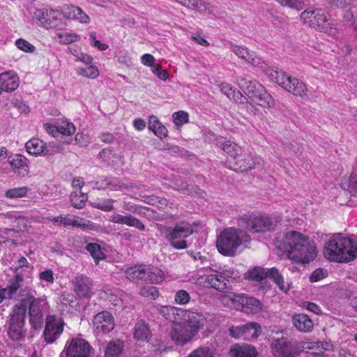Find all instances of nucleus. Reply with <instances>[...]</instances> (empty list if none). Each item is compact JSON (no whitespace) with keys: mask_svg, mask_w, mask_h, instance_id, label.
<instances>
[{"mask_svg":"<svg viewBox=\"0 0 357 357\" xmlns=\"http://www.w3.org/2000/svg\"><path fill=\"white\" fill-rule=\"evenodd\" d=\"M240 227L251 232H266L274 229L275 223L268 215H244L238 220Z\"/></svg>","mask_w":357,"mask_h":357,"instance_id":"8","label":"nucleus"},{"mask_svg":"<svg viewBox=\"0 0 357 357\" xmlns=\"http://www.w3.org/2000/svg\"><path fill=\"white\" fill-rule=\"evenodd\" d=\"M151 337V331L144 321H138L134 328V337L138 341L148 340Z\"/></svg>","mask_w":357,"mask_h":357,"instance_id":"35","label":"nucleus"},{"mask_svg":"<svg viewBox=\"0 0 357 357\" xmlns=\"http://www.w3.org/2000/svg\"><path fill=\"white\" fill-rule=\"evenodd\" d=\"M301 20L308 26L332 36L334 38L340 36L337 29L333 27L329 22V15L321 8H309L301 13Z\"/></svg>","mask_w":357,"mask_h":357,"instance_id":"6","label":"nucleus"},{"mask_svg":"<svg viewBox=\"0 0 357 357\" xmlns=\"http://www.w3.org/2000/svg\"><path fill=\"white\" fill-rule=\"evenodd\" d=\"M229 355V357H257L258 351L249 344H235L230 349Z\"/></svg>","mask_w":357,"mask_h":357,"instance_id":"28","label":"nucleus"},{"mask_svg":"<svg viewBox=\"0 0 357 357\" xmlns=\"http://www.w3.org/2000/svg\"><path fill=\"white\" fill-rule=\"evenodd\" d=\"M74 291L80 298H90L93 294V281L88 276L77 275L74 280Z\"/></svg>","mask_w":357,"mask_h":357,"instance_id":"16","label":"nucleus"},{"mask_svg":"<svg viewBox=\"0 0 357 357\" xmlns=\"http://www.w3.org/2000/svg\"><path fill=\"white\" fill-rule=\"evenodd\" d=\"M282 87L296 96L304 97L307 94V89L305 84L298 78L291 76L287 75Z\"/></svg>","mask_w":357,"mask_h":357,"instance_id":"20","label":"nucleus"},{"mask_svg":"<svg viewBox=\"0 0 357 357\" xmlns=\"http://www.w3.org/2000/svg\"><path fill=\"white\" fill-rule=\"evenodd\" d=\"M245 278L256 282H261L265 279L272 280L279 289L287 293L289 289V284H284V278L280 273L279 270L275 267L265 268L259 266L248 270L245 273Z\"/></svg>","mask_w":357,"mask_h":357,"instance_id":"7","label":"nucleus"},{"mask_svg":"<svg viewBox=\"0 0 357 357\" xmlns=\"http://www.w3.org/2000/svg\"><path fill=\"white\" fill-rule=\"evenodd\" d=\"M250 236L243 230L229 227L225 229L218 236L216 247L226 257H234L240 245L250 243Z\"/></svg>","mask_w":357,"mask_h":357,"instance_id":"4","label":"nucleus"},{"mask_svg":"<svg viewBox=\"0 0 357 357\" xmlns=\"http://www.w3.org/2000/svg\"><path fill=\"white\" fill-rule=\"evenodd\" d=\"M126 278L137 283H146L147 267L144 265L128 268L126 272Z\"/></svg>","mask_w":357,"mask_h":357,"instance_id":"27","label":"nucleus"},{"mask_svg":"<svg viewBox=\"0 0 357 357\" xmlns=\"http://www.w3.org/2000/svg\"><path fill=\"white\" fill-rule=\"evenodd\" d=\"M266 74L273 82L277 83L281 86H283L287 77V75L284 72L278 70V69H268L266 70Z\"/></svg>","mask_w":357,"mask_h":357,"instance_id":"41","label":"nucleus"},{"mask_svg":"<svg viewBox=\"0 0 357 357\" xmlns=\"http://www.w3.org/2000/svg\"><path fill=\"white\" fill-rule=\"evenodd\" d=\"M92 325L96 335L107 334L114 328V318L110 312L103 310L93 317Z\"/></svg>","mask_w":357,"mask_h":357,"instance_id":"14","label":"nucleus"},{"mask_svg":"<svg viewBox=\"0 0 357 357\" xmlns=\"http://www.w3.org/2000/svg\"><path fill=\"white\" fill-rule=\"evenodd\" d=\"M24 282L22 274L17 273L11 278L6 287H0V303L4 299L16 300V294L18 290L20 291Z\"/></svg>","mask_w":357,"mask_h":357,"instance_id":"17","label":"nucleus"},{"mask_svg":"<svg viewBox=\"0 0 357 357\" xmlns=\"http://www.w3.org/2000/svg\"><path fill=\"white\" fill-rule=\"evenodd\" d=\"M114 202L115 200L112 199H104L97 204V208L103 211H110L114 208Z\"/></svg>","mask_w":357,"mask_h":357,"instance_id":"57","label":"nucleus"},{"mask_svg":"<svg viewBox=\"0 0 357 357\" xmlns=\"http://www.w3.org/2000/svg\"><path fill=\"white\" fill-rule=\"evenodd\" d=\"M219 144V146L223 149V151L232 158H236L238 155V153H241V147L234 142L225 141L223 142H220Z\"/></svg>","mask_w":357,"mask_h":357,"instance_id":"40","label":"nucleus"},{"mask_svg":"<svg viewBox=\"0 0 357 357\" xmlns=\"http://www.w3.org/2000/svg\"><path fill=\"white\" fill-rule=\"evenodd\" d=\"M99 190L110 189L111 190H119L126 188V185L118 178L112 176L100 177L96 182Z\"/></svg>","mask_w":357,"mask_h":357,"instance_id":"26","label":"nucleus"},{"mask_svg":"<svg viewBox=\"0 0 357 357\" xmlns=\"http://www.w3.org/2000/svg\"><path fill=\"white\" fill-rule=\"evenodd\" d=\"M73 218L69 217L68 215H59L54 217L52 219V222L54 223H59V225H63V227H73Z\"/></svg>","mask_w":357,"mask_h":357,"instance_id":"56","label":"nucleus"},{"mask_svg":"<svg viewBox=\"0 0 357 357\" xmlns=\"http://www.w3.org/2000/svg\"><path fill=\"white\" fill-rule=\"evenodd\" d=\"M293 325L301 332H310L313 328V322L305 314H295L292 317Z\"/></svg>","mask_w":357,"mask_h":357,"instance_id":"30","label":"nucleus"},{"mask_svg":"<svg viewBox=\"0 0 357 357\" xmlns=\"http://www.w3.org/2000/svg\"><path fill=\"white\" fill-rule=\"evenodd\" d=\"M152 72L162 80H166L168 77L167 71L166 70L162 69L161 66L158 64L153 67Z\"/></svg>","mask_w":357,"mask_h":357,"instance_id":"63","label":"nucleus"},{"mask_svg":"<svg viewBox=\"0 0 357 357\" xmlns=\"http://www.w3.org/2000/svg\"><path fill=\"white\" fill-rule=\"evenodd\" d=\"M185 321L183 323L194 335H196L199 328L204 326L206 322L204 316L199 312L185 311Z\"/></svg>","mask_w":357,"mask_h":357,"instance_id":"24","label":"nucleus"},{"mask_svg":"<svg viewBox=\"0 0 357 357\" xmlns=\"http://www.w3.org/2000/svg\"><path fill=\"white\" fill-rule=\"evenodd\" d=\"M205 282L208 285L220 291H225L229 289V280L222 273L210 274L206 276Z\"/></svg>","mask_w":357,"mask_h":357,"instance_id":"29","label":"nucleus"},{"mask_svg":"<svg viewBox=\"0 0 357 357\" xmlns=\"http://www.w3.org/2000/svg\"><path fill=\"white\" fill-rule=\"evenodd\" d=\"M64 322L62 319L56 315H48L45 319V326L43 331L45 341L47 344L54 343L63 331Z\"/></svg>","mask_w":357,"mask_h":357,"instance_id":"13","label":"nucleus"},{"mask_svg":"<svg viewBox=\"0 0 357 357\" xmlns=\"http://www.w3.org/2000/svg\"><path fill=\"white\" fill-rule=\"evenodd\" d=\"M27 188L25 187L9 189L6 191L5 196L10 199L21 198L26 196Z\"/></svg>","mask_w":357,"mask_h":357,"instance_id":"43","label":"nucleus"},{"mask_svg":"<svg viewBox=\"0 0 357 357\" xmlns=\"http://www.w3.org/2000/svg\"><path fill=\"white\" fill-rule=\"evenodd\" d=\"M109 220L114 223L133 227L140 231L145 230V225L139 219L130 214L123 215L118 213H114L109 216Z\"/></svg>","mask_w":357,"mask_h":357,"instance_id":"22","label":"nucleus"},{"mask_svg":"<svg viewBox=\"0 0 357 357\" xmlns=\"http://www.w3.org/2000/svg\"><path fill=\"white\" fill-rule=\"evenodd\" d=\"M17 47L25 52L32 53L35 51V47L27 40L20 38L15 41Z\"/></svg>","mask_w":357,"mask_h":357,"instance_id":"50","label":"nucleus"},{"mask_svg":"<svg viewBox=\"0 0 357 357\" xmlns=\"http://www.w3.org/2000/svg\"><path fill=\"white\" fill-rule=\"evenodd\" d=\"M25 148L29 154L38 155L43 153L45 142L38 138H33L26 143Z\"/></svg>","mask_w":357,"mask_h":357,"instance_id":"34","label":"nucleus"},{"mask_svg":"<svg viewBox=\"0 0 357 357\" xmlns=\"http://www.w3.org/2000/svg\"><path fill=\"white\" fill-rule=\"evenodd\" d=\"M36 291L30 287L20 289L18 294L19 302L13 307H21L24 310V318L28 310L29 322L31 326L38 329L41 328L43 323V311L47 302L45 298H36Z\"/></svg>","mask_w":357,"mask_h":357,"instance_id":"3","label":"nucleus"},{"mask_svg":"<svg viewBox=\"0 0 357 357\" xmlns=\"http://www.w3.org/2000/svg\"><path fill=\"white\" fill-rule=\"evenodd\" d=\"M271 348L273 354L277 357H294L298 353L296 344L284 338L275 340Z\"/></svg>","mask_w":357,"mask_h":357,"instance_id":"15","label":"nucleus"},{"mask_svg":"<svg viewBox=\"0 0 357 357\" xmlns=\"http://www.w3.org/2000/svg\"><path fill=\"white\" fill-rule=\"evenodd\" d=\"M220 87L222 93L229 99L233 100L234 102L238 103H245L247 102V98L228 83H222Z\"/></svg>","mask_w":357,"mask_h":357,"instance_id":"31","label":"nucleus"},{"mask_svg":"<svg viewBox=\"0 0 357 357\" xmlns=\"http://www.w3.org/2000/svg\"><path fill=\"white\" fill-rule=\"evenodd\" d=\"M141 62L146 66L153 67L155 66V58L152 54H144L141 57Z\"/></svg>","mask_w":357,"mask_h":357,"instance_id":"64","label":"nucleus"},{"mask_svg":"<svg viewBox=\"0 0 357 357\" xmlns=\"http://www.w3.org/2000/svg\"><path fill=\"white\" fill-rule=\"evenodd\" d=\"M282 6H288L291 8L300 10L304 6L303 0H276Z\"/></svg>","mask_w":357,"mask_h":357,"instance_id":"48","label":"nucleus"},{"mask_svg":"<svg viewBox=\"0 0 357 357\" xmlns=\"http://www.w3.org/2000/svg\"><path fill=\"white\" fill-rule=\"evenodd\" d=\"M92 350L88 342L77 337L68 340L64 348L66 357H93Z\"/></svg>","mask_w":357,"mask_h":357,"instance_id":"12","label":"nucleus"},{"mask_svg":"<svg viewBox=\"0 0 357 357\" xmlns=\"http://www.w3.org/2000/svg\"><path fill=\"white\" fill-rule=\"evenodd\" d=\"M8 162L15 173L24 176L29 172L28 160L20 154H15L8 158Z\"/></svg>","mask_w":357,"mask_h":357,"instance_id":"25","label":"nucleus"},{"mask_svg":"<svg viewBox=\"0 0 357 357\" xmlns=\"http://www.w3.org/2000/svg\"><path fill=\"white\" fill-rule=\"evenodd\" d=\"M24 310L21 307H13L8 320V335L13 341H22L26 335L24 328Z\"/></svg>","mask_w":357,"mask_h":357,"instance_id":"10","label":"nucleus"},{"mask_svg":"<svg viewBox=\"0 0 357 357\" xmlns=\"http://www.w3.org/2000/svg\"><path fill=\"white\" fill-rule=\"evenodd\" d=\"M124 350V342L120 340L110 341L105 349V357H119Z\"/></svg>","mask_w":357,"mask_h":357,"instance_id":"32","label":"nucleus"},{"mask_svg":"<svg viewBox=\"0 0 357 357\" xmlns=\"http://www.w3.org/2000/svg\"><path fill=\"white\" fill-rule=\"evenodd\" d=\"M89 40L92 46L97 47L100 51L106 50L108 48L107 44L102 43L100 40L96 39V33L94 31L90 33Z\"/></svg>","mask_w":357,"mask_h":357,"instance_id":"54","label":"nucleus"},{"mask_svg":"<svg viewBox=\"0 0 357 357\" xmlns=\"http://www.w3.org/2000/svg\"><path fill=\"white\" fill-rule=\"evenodd\" d=\"M86 250L90 253L96 265L98 264L100 260L104 259L106 257L100 245L97 243H88L86 246Z\"/></svg>","mask_w":357,"mask_h":357,"instance_id":"38","label":"nucleus"},{"mask_svg":"<svg viewBox=\"0 0 357 357\" xmlns=\"http://www.w3.org/2000/svg\"><path fill=\"white\" fill-rule=\"evenodd\" d=\"M231 50L239 58L245 60L248 63L252 64L254 66L262 68L264 63L260 58L255 56L253 52H250L248 48L231 45Z\"/></svg>","mask_w":357,"mask_h":357,"instance_id":"23","label":"nucleus"},{"mask_svg":"<svg viewBox=\"0 0 357 357\" xmlns=\"http://www.w3.org/2000/svg\"><path fill=\"white\" fill-rule=\"evenodd\" d=\"M155 227L160 233L161 236H162L169 242L172 227H167L162 224H156Z\"/></svg>","mask_w":357,"mask_h":357,"instance_id":"62","label":"nucleus"},{"mask_svg":"<svg viewBox=\"0 0 357 357\" xmlns=\"http://www.w3.org/2000/svg\"><path fill=\"white\" fill-rule=\"evenodd\" d=\"M188 357H213V355L209 348L201 347L193 351Z\"/></svg>","mask_w":357,"mask_h":357,"instance_id":"53","label":"nucleus"},{"mask_svg":"<svg viewBox=\"0 0 357 357\" xmlns=\"http://www.w3.org/2000/svg\"><path fill=\"white\" fill-rule=\"evenodd\" d=\"M190 296L189 293L185 290L178 291L174 296L175 302L179 305H184L190 301Z\"/></svg>","mask_w":357,"mask_h":357,"instance_id":"51","label":"nucleus"},{"mask_svg":"<svg viewBox=\"0 0 357 357\" xmlns=\"http://www.w3.org/2000/svg\"><path fill=\"white\" fill-rule=\"evenodd\" d=\"M195 335L185 324L175 325L170 333L172 340L177 344L183 345Z\"/></svg>","mask_w":357,"mask_h":357,"instance_id":"19","label":"nucleus"},{"mask_svg":"<svg viewBox=\"0 0 357 357\" xmlns=\"http://www.w3.org/2000/svg\"><path fill=\"white\" fill-rule=\"evenodd\" d=\"M63 152H64V149L60 143L50 142L49 144L45 143V148H44L43 154L46 156H51Z\"/></svg>","mask_w":357,"mask_h":357,"instance_id":"42","label":"nucleus"},{"mask_svg":"<svg viewBox=\"0 0 357 357\" xmlns=\"http://www.w3.org/2000/svg\"><path fill=\"white\" fill-rule=\"evenodd\" d=\"M243 325L231 326L229 329V334L236 339L243 337Z\"/></svg>","mask_w":357,"mask_h":357,"instance_id":"60","label":"nucleus"},{"mask_svg":"<svg viewBox=\"0 0 357 357\" xmlns=\"http://www.w3.org/2000/svg\"><path fill=\"white\" fill-rule=\"evenodd\" d=\"M56 36L60 38L59 42L63 44H69L79 39V36L76 33H59Z\"/></svg>","mask_w":357,"mask_h":357,"instance_id":"45","label":"nucleus"},{"mask_svg":"<svg viewBox=\"0 0 357 357\" xmlns=\"http://www.w3.org/2000/svg\"><path fill=\"white\" fill-rule=\"evenodd\" d=\"M174 122L176 126H181L189 121L188 114L184 111H179L173 114Z\"/></svg>","mask_w":357,"mask_h":357,"instance_id":"46","label":"nucleus"},{"mask_svg":"<svg viewBox=\"0 0 357 357\" xmlns=\"http://www.w3.org/2000/svg\"><path fill=\"white\" fill-rule=\"evenodd\" d=\"M177 309L175 307L161 306L158 308L159 313L167 319L172 320Z\"/></svg>","mask_w":357,"mask_h":357,"instance_id":"52","label":"nucleus"},{"mask_svg":"<svg viewBox=\"0 0 357 357\" xmlns=\"http://www.w3.org/2000/svg\"><path fill=\"white\" fill-rule=\"evenodd\" d=\"M233 158L234 160V167L232 169L235 171L243 172L252 169L253 162L250 155H242L238 153V156Z\"/></svg>","mask_w":357,"mask_h":357,"instance_id":"33","label":"nucleus"},{"mask_svg":"<svg viewBox=\"0 0 357 357\" xmlns=\"http://www.w3.org/2000/svg\"><path fill=\"white\" fill-rule=\"evenodd\" d=\"M195 232L193 225L187 221H181L172 227L169 243L176 250H184L188 248L186 238Z\"/></svg>","mask_w":357,"mask_h":357,"instance_id":"9","label":"nucleus"},{"mask_svg":"<svg viewBox=\"0 0 357 357\" xmlns=\"http://www.w3.org/2000/svg\"><path fill=\"white\" fill-rule=\"evenodd\" d=\"M241 305V311L247 314H257L262 309L261 301L254 297H248L244 294H234L233 298Z\"/></svg>","mask_w":357,"mask_h":357,"instance_id":"18","label":"nucleus"},{"mask_svg":"<svg viewBox=\"0 0 357 357\" xmlns=\"http://www.w3.org/2000/svg\"><path fill=\"white\" fill-rule=\"evenodd\" d=\"M88 199V195L79 190L73 191L70 197L72 206L76 208H82Z\"/></svg>","mask_w":357,"mask_h":357,"instance_id":"39","label":"nucleus"},{"mask_svg":"<svg viewBox=\"0 0 357 357\" xmlns=\"http://www.w3.org/2000/svg\"><path fill=\"white\" fill-rule=\"evenodd\" d=\"M81 75L83 76L91 77V78H96L98 75V70L96 67L93 66H89L86 67V68H82L81 70Z\"/></svg>","mask_w":357,"mask_h":357,"instance_id":"59","label":"nucleus"},{"mask_svg":"<svg viewBox=\"0 0 357 357\" xmlns=\"http://www.w3.org/2000/svg\"><path fill=\"white\" fill-rule=\"evenodd\" d=\"M237 84L252 102L263 107H271L274 105L273 97L256 79L248 76L239 77L237 78Z\"/></svg>","mask_w":357,"mask_h":357,"instance_id":"5","label":"nucleus"},{"mask_svg":"<svg viewBox=\"0 0 357 357\" xmlns=\"http://www.w3.org/2000/svg\"><path fill=\"white\" fill-rule=\"evenodd\" d=\"M165 275L162 270L155 266H148L146 283L158 284L164 280Z\"/></svg>","mask_w":357,"mask_h":357,"instance_id":"37","label":"nucleus"},{"mask_svg":"<svg viewBox=\"0 0 357 357\" xmlns=\"http://www.w3.org/2000/svg\"><path fill=\"white\" fill-rule=\"evenodd\" d=\"M332 8H344L351 2V0H326Z\"/></svg>","mask_w":357,"mask_h":357,"instance_id":"58","label":"nucleus"},{"mask_svg":"<svg viewBox=\"0 0 357 357\" xmlns=\"http://www.w3.org/2000/svg\"><path fill=\"white\" fill-rule=\"evenodd\" d=\"M276 247L287 257L298 263L307 264L314 259L317 251L314 241L296 231L287 232Z\"/></svg>","mask_w":357,"mask_h":357,"instance_id":"1","label":"nucleus"},{"mask_svg":"<svg viewBox=\"0 0 357 357\" xmlns=\"http://www.w3.org/2000/svg\"><path fill=\"white\" fill-rule=\"evenodd\" d=\"M184 6L190 9H206V5L201 0H185V2H184Z\"/></svg>","mask_w":357,"mask_h":357,"instance_id":"55","label":"nucleus"},{"mask_svg":"<svg viewBox=\"0 0 357 357\" xmlns=\"http://www.w3.org/2000/svg\"><path fill=\"white\" fill-rule=\"evenodd\" d=\"M57 137L66 134H74L75 127L72 123H65L63 125L57 126Z\"/></svg>","mask_w":357,"mask_h":357,"instance_id":"47","label":"nucleus"},{"mask_svg":"<svg viewBox=\"0 0 357 357\" xmlns=\"http://www.w3.org/2000/svg\"><path fill=\"white\" fill-rule=\"evenodd\" d=\"M139 294L143 297L155 300L158 298L159 293L155 287L146 286L141 289Z\"/></svg>","mask_w":357,"mask_h":357,"instance_id":"44","label":"nucleus"},{"mask_svg":"<svg viewBox=\"0 0 357 357\" xmlns=\"http://www.w3.org/2000/svg\"><path fill=\"white\" fill-rule=\"evenodd\" d=\"M79 13H80V8L73 5L68 6L62 12L64 17L75 20Z\"/></svg>","mask_w":357,"mask_h":357,"instance_id":"49","label":"nucleus"},{"mask_svg":"<svg viewBox=\"0 0 357 357\" xmlns=\"http://www.w3.org/2000/svg\"><path fill=\"white\" fill-rule=\"evenodd\" d=\"M243 338H257L261 333V327L256 322H250L243 325Z\"/></svg>","mask_w":357,"mask_h":357,"instance_id":"36","label":"nucleus"},{"mask_svg":"<svg viewBox=\"0 0 357 357\" xmlns=\"http://www.w3.org/2000/svg\"><path fill=\"white\" fill-rule=\"evenodd\" d=\"M324 257L331 261L347 263L357 258V240L335 234L325 243Z\"/></svg>","mask_w":357,"mask_h":357,"instance_id":"2","label":"nucleus"},{"mask_svg":"<svg viewBox=\"0 0 357 357\" xmlns=\"http://www.w3.org/2000/svg\"><path fill=\"white\" fill-rule=\"evenodd\" d=\"M18 86L19 77L14 71L4 72L0 75V93L14 91Z\"/></svg>","mask_w":357,"mask_h":357,"instance_id":"21","label":"nucleus"},{"mask_svg":"<svg viewBox=\"0 0 357 357\" xmlns=\"http://www.w3.org/2000/svg\"><path fill=\"white\" fill-rule=\"evenodd\" d=\"M347 185L349 192L357 195V174H351Z\"/></svg>","mask_w":357,"mask_h":357,"instance_id":"61","label":"nucleus"},{"mask_svg":"<svg viewBox=\"0 0 357 357\" xmlns=\"http://www.w3.org/2000/svg\"><path fill=\"white\" fill-rule=\"evenodd\" d=\"M59 15L58 10L52 9L36 8L33 12V18L45 29H61L64 24Z\"/></svg>","mask_w":357,"mask_h":357,"instance_id":"11","label":"nucleus"}]
</instances>
